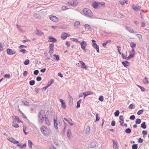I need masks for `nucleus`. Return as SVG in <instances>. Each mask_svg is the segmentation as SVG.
I'll use <instances>...</instances> for the list:
<instances>
[{"instance_id":"nucleus-43","label":"nucleus","mask_w":149,"mask_h":149,"mask_svg":"<svg viewBox=\"0 0 149 149\" xmlns=\"http://www.w3.org/2000/svg\"><path fill=\"white\" fill-rule=\"evenodd\" d=\"M120 112L118 110H117L114 113V116L115 117H118L119 116Z\"/></svg>"},{"instance_id":"nucleus-21","label":"nucleus","mask_w":149,"mask_h":149,"mask_svg":"<svg viewBox=\"0 0 149 149\" xmlns=\"http://www.w3.org/2000/svg\"><path fill=\"white\" fill-rule=\"evenodd\" d=\"M38 123H39V124H42L44 120V118H43L42 119V117H38Z\"/></svg>"},{"instance_id":"nucleus-18","label":"nucleus","mask_w":149,"mask_h":149,"mask_svg":"<svg viewBox=\"0 0 149 149\" xmlns=\"http://www.w3.org/2000/svg\"><path fill=\"white\" fill-rule=\"evenodd\" d=\"M125 28L126 30L130 33H134V32L133 31V30L130 27L126 26Z\"/></svg>"},{"instance_id":"nucleus-27","label":"nucleus","mask_w":149,"mask_h":149,"mask_svg":"<svg viewBox=\"0 0 149 149\" xmlns=\"http://www.w3.org/2000/svg\"><path fill=\"white\" fill-rule=\"evenodd\" d=\"M147 127L146 125V123L144 122L141 124V127L143 129H145Z\"/></svg>"},{"instance_id":"nucleus-53","label":"nucleus","mask_w":149,"mask_h":149,"mask_svg":"<svg viewBox=\"0 0 149 149\" xmlns=\"http://www.w3.org/2000/svg\"><path fill=\"white\" fill-rule=\"evenodd\" d=\"M143 141V139L141 138V137H140L138 139L137 141L139 143H142Z\"/></svg>"},{"instance_id":"nucleus-8","label":"nucleus","mask_w":149,"mask_h":149,"mask_svg":"<svg viewBox=\"0 0 149 149\" xmlns=\"http://www.w3.org/2000/svg\"><path fill=\"white\" fill-rule=\"evenodd\" d=\"M112 141L113 143V148L115 149H118V145L117 141L114 140H113Z\"/></svg>"},{"instance_id":"nucleus-4","label":"nucleus","mask_w":149,"mask_h":149,"mask_svg":"<svg viewBox=\"0 0 149 149\" xmlns=\"http://www.w3.org/2000/svg\"><path fill=\"white\" fill-rule=\"evenodd\" d=\"M80 43L81 48L84 51L86 52L85 48L87 45L86 42L84 41H83L81 42H80Z\"/></svg>"},{"instance_id":"nucleus-15","label":"nucleus","mask_w":149,"mask_h":149,"mask_svg":"<svg viewBox=\"0 0 149 149\" xmlns=\"http://www.w3.org/2000/svg\"><path fill=\"white\" fill-rule=\"evenodd\" d=\"M93 94V93L91 91H87V92H84V98H85V97L86 96H87L88 95H89Z\"/></svg>"},{"instance_id":"nucleus-62","label":"nucleus","mask_w":149,"mask_h":149,"mask_svg":"<svg viewBox=\"0 0 149 149\" xmlns=\"http://www.w3.org/2000/svg\"><path fill=\"white\" fill-rule=\"evenodd\" d=\"M73 100L71 97H70V101L69 102V105H71L72 104Z\"/></svg>"},{"instance_id":"nucleus-17","label":"nucleus","mask_w":149,"mask_h":149,"mask_svg":"<svg viewBox=\"0 0 149 149\" xmlns=\"http://www.w3.org/2000/svg\"><path fill=\"white\" fill-rule=\"evenodd\" d=\"M79 66V67L81 68L85 69L87 70H88L89 71L92 70L91 68H92V67H90L89 69V67H88V66Z\"/></svg>"},{"instance_id":"nucleus-49","label":"nucleus","mask_w":149,"mask_h":149,"mask_svg":"<svg viewBox=\"0 0 149 149\" xmlns=\"http://www.w3.org/2000/svg\"><path fill=\"white\" fill-rule=\"evenodd\" d=\"M132 149H137L138 148V144H134L132 146Z\"/></svg>"},{"instance_id":"nucleus-22","label":"nucleus","mask_w":149,"mask_h":149,"mask_svg":"<svg viewBox=\"0 0 149 149\" xmlns=\"http://www.w3.org/2000/svg\"><path fill=\"white\" fill-rule=\"evenodd\" d=\"M119 2L122 5H124L125 3H126V4H127L128 3L127 0H125L123 1L120 0L119 1Z\"/></svg>"},{"instance_id":"nucleus-37","label":"nucleus","mask_w":149,"mask_h":149,"mask_svg":"<svg viewBox=\"0 0 149 149\" xmlns=\"http://www.w3.org/2000/svg\"><path fill=\"white\" fill-rule=\"evenodd\" d=\"M33 144L32 141L30 140H28V145L29 148H32V145Z\"/></svg>"},{"instance_id":"nucleus-3","label":"nucleus","mask_w":149,"mask_h":149,"mask_svg":"<svg viewBox=\"0 0 149 149\" xmlns=\"http://www.w3.org/2000/svg\"><path fill=\"white\" fill-rule=\"evenodd\" d=\"M42 117V119H45L46 117V115L45 114V111L42 110L38 113V117Z\"/></svg>"},{"instance_id":"nucleus-60","label":"nucleus","mask_w":149,"mask_h":149,"mask_svg":"<svg viewBox=\"0 0 149 149\" xmlns=\"http://www.w3.org/2000/svg\"><path fill=\"white\" fill-rule=\"evenodd\" d=\"M142 134L143 135V137H145L144 136L146 135L147 134V132L146 130H143L142 132Z\"/></svg>"},{"instance_id":"nucleus-33","label":"nucleus","mask_w":149,"mask_h":149,"mask_svg":"<svg viewBox=\"0 0 149 149\" xmlns=\"http://www.w3.org/2000/svg\"><path fill=\"white\" fill-rule=\"evenodd\" d=\"M22 102L25 106H29V102L27 101L22 100Z\"/></svg>"},{"instance_id":"nucleus-11","label":"nucleus","mask_w":149,"mask_h":149,"mask_svg":"<svg viewBox=\"0 0 149 149\" xmlns=\"http://www.w3.org/2000/svg\"><path fill=\"white\" fill-rule=\"evenodd\" d=\"M59 101L61 103V107L64 109H65L66 108V105L65 101L62 99H60Z\"/></svg>"},{"instance_id":"nucleus-54","label":"nucleus","mask_w":149,"mask_h":149,"mask_svg":"<svg viewBox=\"0 0 149 149\" xmlns=\"http://www.w3.org/2000/svg\"><path fill=\"white\" fill-rule=\"evenodd\" d=\"M143 109H141L138 111V112L137 113V114L138 115H141V114H142L143 112Z\"/></svg>"},{"instance_id":"nucleus-7","label":"nucleus","mask_w":149,"mask_h":149,"mask_svg":"<svg viewBox=\"0 0 149 149\" xmlns=\"http://www.w3.org/2000/svg\"><path fill=\"white\" fill-rule=\"evenodd\" d=\"M8 139L10 142L13 143L14 144H17L19 143V141L15 140V139L13 137H9L8 138Z\"/></svg>"},{"instance_id":"nucleus-6","label":"nucleus","mask_w":149,"mask_h":149,"mask_svg":"<svg viewBox=\"0 0 149 149\" xmlns=\"http://www.w3.org/2000/svg\"><path fill=\"white\" fill-rule=\"evenodd\" d=\"M70 36V35H68V33L63 32L61 34V37L62 39L65 40L68 37H69Z\"/></svg>"},{"instance_id":"nucleus-9","label":"nucleus","mask_w":149,"mask_h":149,"mask_svg":"<svg viewBox=\"0 0 149 149\" xmlns=\"http://www.w3.org/2000/svg\"><path fill=\"white\" fill-rule=\"evenodd\" d=\"M7 52L8 54L12 55L15 54L16 52L15 50H13L11 49H8L7 50Z\"/></svg>"},{"instance_id":"nucleus-12","label":"nucleus","mask_w":149,"mask_h":149,"mask_svg":"<svg viewBox=\"0 0 149 149\" xmlns=\"http://www.w3.org/2000/svg\"><path fill=\"white\" fill-rule=\"evenodd\" d=\"M98 145L97 142L95 141H93L91 142L90 144V147L91 148H95L97 147Z\"/></svg>"},{"instance_id":"nucleus-32","label":"nucleus","mask_w":149,"mask_h":149,"mask_svg":"<svg viewBox=\"0 0 149 149\" xmlns=\"http://www.w3.org/2000/svg\"><path fill=\"white\" fill-rule=\"evenodd\" d=\"M82 100L81 99H80L77 102V105L76 108H78L80 107V104Z\"/></svg>"},{"instance_id":"nucleus-58","label":"nucleus","mask_w":149,"mask_h":149,"mask_svg":"<svg viewBox=\"0 0 149 149\" xmlns=\"http://www.w3.org/2000/svg\"><path fill=\"white\" fill-rule=\"evenodd\" d=\"M136 35L137 36L139 40H141L142 39V36L140 34H136Z\"/></svg>"},{"instance_id":"nucleus-44","label":"nucleus","mask_w":149,"mask_h":149,"mask_svg":"<svg viewBox=\"0 0 149 149\" xmlns=\"http://www.w3.org/2000/svg\"><path fill=\"white\" fill-rule=\"evenodd\" d=\"M64 119L65 121H66V122H67L70 125V126H73V124L72 123H70V121L68 120L67 119V118H64Z\"/></svg>"},{"instance_id":"nucleus-55","label":"nucleus","mask_w":149,"mask_h":149,"mask_svg":"<svg viewBox=\"0 0 149 149\" xmlns=\"http://www.w3.org/2000/svg\"><path fill=\"white\" fill-rule=\"evenodd\" d=\"M98 100L101 102H102L104 100V97L102 95L100 96L98 98Z\"/></svg>"},{"instance_id":"nucleus-14","label":"nucleus","mask_w":149,"mask_h":149,"mask_svg":"<svg viewBox=\"0 0 149 149\" xmlns=\"http://www.w3.org/2000/svg\"><path fill=\"white\" fill-rule=\"evenodd\" d=\"M12 118L14 121L16 120V121H17L18 123H23V121L20 120L19 118L17 116H13Z\"/></svg>"},{"instance_id":"nucleus-36","label":"nucleus","mask_w":149,"mask_h":149,"mask_svg":"<svg viewBox=\"0 0 149 149\" xmlns=\"http://www.w3.org/2000/svg\"><path fill=\"white\" fill-rule=\"evenodd\" d=\"M84 27L86 30H88L91 28L90 26L88 24H85Z\"/></svg>"},{"instance_id":"nucleus-5","label":"nucleus","mask_w":149,"mask_h":149,"mask_svg":"<svg viewBox=\"0 0 149 149\" xmlns=\"http://www.w3.org/2000/svg\"><path fill=\"white\" fill-rule=\"evenodd\" d=\"M54 45L53 43L50 44L49 45V53L51 55L54 52Z\"/></svg>"},{"instance_id":"nucleus-30","label":"nucleus","mask_w":149,"mask_h":149,"mask_svg":"<svg viewBox=\"0 0 149 149\" xmlns=\"http://www.w3.org/2000/svg\"><path fill=\"white\" fill-rule=\"evenodd\" d=\"M54 126L55 127V128L57 129H58V123H57V120L56 119H55L54 118Z\"/></svg>"},{"instance_id":"nucleus-42","label":"nucleus","mask_w":149,"mask_h":149,"mask_svg":"<svg viewBox=\"0 0 149 149\" xmlns=\"http://www.w3.org/2000/svg\"><path fill=\"white\" fill-rule=\"evenodd\" d=\"M69 4H70L71 6L76 5V3L73 1H70L69 2Z\"/></svg>"},{"instance_id":"nucleus-35","label":"nucleus","mask_w":149,"mask_h":149,"mask_svg":"<svg viewBox=\"0 0 149 149\" xmlns=\"http://www.w3.org/2000/svg\"><path fill=\"white\" fill-rule=\"evenodd\" d=\"M131 129L130 128H127L125 130V132L127 134H130L131 132Z\"/></svg>"},{"instance_id":"nucleus-25","label":"nucleus","mask_w":149,"mask_h":149,"mask_svg":"<svg viewBox=\"0 0 149 149\" xmlns=\"http://www.w3.org/2000/svg\"><path fill=\"white\" fill-rule=\"evenodd\" d=\"M45 115H46V117H47V118L50 117L52 116V113L50 111L48 110L46 112Z\"/></svg>"},{"instance_id":"nucleus-52","label":"nucleus","mask_w":149,"mask_h":149,"mask_svg":"<svg viewBox=\"0 0 149 149\" xmlns=\"http://www.w3.org/2000/svg\"><path fill=\"white\" fill-rule=\"evenodd\" d=\"M99 3V7H100L101 6H104L105 3L104 2H98Z\"/></svg>"},{"instance_id":"nucleus-2","label":"nucleus","mask_w":149,"mask_h":149,"mask_svg":"<svg viewBox=\"0 0 149 149\" xmlns=\"http://www.w3.org/2000/svg\"><path fill=\"white\" fill-rule=\"evenodd\" d=\"M41 131L43 134L45 136H48L49 135V131L45 126H42L40 128Z\"/></svg>"},{"instance_id":"nucleus-23","label":"nucleus","mask_w":149,"mask_h":149,"mask_svg":"<svg viewBox=\"0 0 149 149\" xmlns=\"http://www.w3.org/2000/svg\"><path fill=\"white\" fill-rule=\"evenodd\" d=\"M35 33L38 36H41L43 34L42 32L36 29L35 31Z\"/></svg>"},{"instance_id":"nucleus-41","label":"nucleus","mask_w":149,"mask_h":149,"mask_svg":"<svg viewBox=\"0 0 149 149\" xmlns=\"http://www.w3.org/2000/svg\"><path fill=\"white\" fill-rule=\"evenodd\" d=\"M71 130L70 129H68L67 131L66 134L67 136L68 137H70V133H71Z\"/></svg>"},{"instance_id":"nucleus-13","label":"nucleus","mask_w":149,"mask_h":149,"mask_svg":"<svg viewBox=\"0 0 149 149\" xmlns=\"http://www.w3.org/2000/svg\"><path fill=\"white\" fill-rule=\"evenodd\" d=\"M92 46L96 50L97 53L99 52V46L97 45L96 43H92Z\"/></svg>"},{"instance_id":"nucleus-47","label":"nucleus","mask_w":149,"mask_h":149,"mask_svg":"<svg viewBox=\"0 0 149 149\" xmlns=\"http://www.w3.org/2000/svg\"><path fill=\"white\" fill-rule=\"evenodd\" d=\"M98 114L96 113V119L95 121V122H96L99 121L100 119V117L98 116Z\"/></svg>"},{"instance_id":"nucleus-1","label":"nucleus","mask_w":149,"mask_h":149,"mask_svg":"<svg viewBox=\"0 0 149 149\" xmlns=\"http://www.w3.org/2000/svg\"><path fill=\"white\" fill-rule=\"evenodd\" d=\"M83 12L84 15L88 17L91 18L93 15V14L91 11L88 8H84Z\"/></svg>"},{"instance_id":"nucleus-51","label":"nucleus","mask_w":149,"mask_h":149,"mask_svg":"<svg viewBox=\"0 0 149 149\" xmlns=\"http://www.w3.org/2000/svg\"><path fill=\"white\" fill-rule=\"evenodd\" d=\"M16 26L17 28L19 30L22 32H23L24 31L22 30V29L20 28V26L18 24H17Z\"/></svg>"},{"instance_id":"nucleus-28","label":"nucleus","mask_w":149,"mask_h":149,"mask_svg":"<svg viewBox=\"0 0 149 149\" xmlns=\"http://www.w3.org/2000/svg\"><path fill=\"white\" fill-rule=\"evenodd\" d=\"M45 122L46 124L48 125H51L50 123L49 120V119L47 117L45 118Z\"/></svg>"},{"instance_id":"nucleus-50","label":"nucleus","mask_w":149,"mask_h":149,"mask_svg":"<svg viewBox=\"0 0 149 149\" xmlns=\"http://www.w3.org/2000/svg\"><path fill=\"white\" fill-rule=\"evenodd\" d=\"M77 65H85V63L81 61H79L78 63H77Z\"/></svg>"},{"instance_id":"nucleus-39","label":"nucleus","mask_w":149,"mask_h":149,"mask_svg":"<svg viewBox=\"0 0 149 149\" xmlns=\"http://www.w3.org/2000/svg\"><path fill=\"white\" fill-rule=\"evenodd\" d=\"M141 123V119L139 118L136 119L135 121V123L136 124H139Z\"/></svg>"},{"instance_id":"nucleus-24","label":"nucleus","mask_w":149,"mask_h":149,"mask_svg":"<svg viewBox=\"0 0 149 149\" xmlns=\"http://www.w3.org/2000/svg\"><path fill=\"white\" fill-rule=\"evenodd\" d=\"M80 24V22L79 21H77L74 22V26L75 28H78Z\"/></svg>"},{"instance_id":"nucleus-59","label":"nucleus","mask_w":149,"mask_h":149,"mask_svg":"<svg viewBox=\"0 0 149 149\" xmlns=\"http://www.w3.org/2000/svg\"><path fill=\"white\" fill-rule=\"evenodd\" d=\"M42 78L40 76H38L36 78V80L38 81H40L42 80Z\"/></svg>"},{"instance_id":"nucleus-64","label":"nucleus","mask_w":149,"mask_h":149,"mask_svg":"<svg viewBox=\"0 0 149 149\" xmlns=\"http://www.w3.org/2000/svg\"><path fill=\"white\" fill-rule=\"evenodd\" d=\"M33 16L36 18H38L40 17L39 15L37 13H34L33 15Z\"/></svg>"},{"instance_id":"nucleus-61","label":"nucleus","mask_w":149,"mask_h":149,"mask_svg":"<svg viewBox=\"0 0 149 149\" xmlns=\"http://www.w3.org/2000/svg\"><path fill=\"white\" fill-rule=\"evenodd\" d=\"M10 77V75L9 74H6L4 75V77L5 78H9Z\"/></svg>"},{"instance_id":"nucleus-57","label":"nucleus","mask_w":149,"mask_h":149,"mask_svg":"<svg viewBox=\"0 0 149 149\" xmlns=\"http://www.w3.org/2000/svg\"><path fill=\"white\" fill-rule=\"evenodd\" d=\"M39 70H35L33 71V74L35 75H37L39 73Z\"/></svg>"},{"instance_id":"nucleus-34","label":"nucleus","mask_w":149,"mask_h":149,"mask_svg":"<svg viewBox=\"0 0 149 149\" xmlns=\"http://www.w3.org/2000/svg\"><path fill=\"white\" fill-rule=\"evenodd\" d=\"M49 42H55L56 41V40L54 38H49Z\"/></svg>"},{"instance_id":"nucleus-26","label":"nucleus","mask_w":149,"mask_h":149,"mask_svg":"<svg viewBox=\"0 0 149 149\" xmlns=\"http://www.w3.org/2000/svg\"><path fill=\"white\" fill-rule=\"evenodd\" d=\"M54 82V80L53 79H51L48 83L47 86L48 87L50 86Z\"/></svg>"},{"instance_id":"nucleus-48","label":"nucleus","mask_w":149,"mask_h":149,"mask_svg":"<svg viewBox=\"0 0 149 149\" xmlns=\"http://www.w3.org/2000/svg\"><path fill=\"white\" fill-rule=\"evenodd\" d=\"M134 55L135 54H133L132 53L130 54L127 57V60H128L129 59H130L131 58H133L134 56Z\"/></svg>"},{"instance_id":"nucleus-20","label":"nucleus","mask_w":149,"mask_h":149,"mask_svg":"<svg viewBox=\"0 0 149 149\" xmlns=\"http://www.w3.org/2000/svg\"><path fill=\"white\" fill-rule=\"evenodd\" d=\"M16 120H15V121H14L12 123V125L13 127L15 128H18L19 127V126L16 123Z\"/></svg>"},{"instance_id":"nucleus-56","label":"nucleus","mask_w":149,"mask_h":149,"mask_svg":"<svg viewBox=\"0 0 149 149\" xmlns=\"http://www.w3.org/2000/svg\"><path fill=\"white\" fill-rule=\"evenodd\" d=\"M135 116L134 115H132L130 117V119L131 120H134L135 119Z\"/></svg>"},{"instance_id":"nucleus-46","label":"nucleus","mask_w":149,"mask_h":149,"mask_svg":"<svg viewBox=\"0 0 149 149\" xmlns=\"http://www.w3.org/2000/svg\"><path fill=\"white\" fill-rule=\"evenodd\" d=\"M130 46L132 48L135 47H136V44L133 42H131L130 43Z\"/></svg>"},{"instance_id":"nucleus-38","label":"nucleus","mask_w":149,"mask_h":149,"mask_svg":"<svg viewBox=\"0 0 149 149\" xmlns=\"http://www.w3.org/2000/svg\"><path fill=\"white\" fill-rule=\"evenodd\" d=\"M143 83L145 84H148L149 82L147 78L146 77H145L143 80Z\"/></svg>"},{"instance_id":"nucleus-45","label":"nucleus","mask_w":149,"mask_h":149,"mask_svg":"<svg viewBox=\"0 0 149 149\" xmlns=\"http://www.w3.org/2000/svg\"><path fill=\"white\" fill-rule=\"evenodd\" d=\"M135 106L132 103L128 107V108L130 109H133L134 108Z\"/></svg>"},{"instance_id":"nucleus-40","label":"nucleus","mask_w":149,"mask_h":149,"mask_svg":"<svg viewBox=\"0 0 149 149\" xmlns=\"http://www.w3.org/2000/svg\"><path fill=\"white\" fill-rule=\"evenodd\" d=\"M35 81L34 80H30L29 81V84L31 86L35 84Z\"/></svg>"},{"instance_id":"nucleus-10","label":"nucleus","mask_w":149,"mask_h":149,"mask_svg":"<svg viewBox=\"0 0 149 149\" xmlns=\"http://www.w3.org/2000/svg\"><path fill=\"white\" fill-rule=\"evenodd\" d=\"M49 18L51 20L54 22H57L58 20V18L55 16H50Z\"/></svg>"},{"instance_id":"nucleus-63","label":"nucleus","mask_w":149,"mask_h":149,"mask_svg":"<svg viewBox=\"0 0 149 149\" xmlns=\"http://www.w3.org/2000/svg\"><path fill=\"white\" fill-rule=\"evenodd\" d=\"M29 60L26 59L24 62V64L25 65H27L29 64Z\"/></svg>"},{"instance_id":"nucleus-16","label":"nucleus","mask_w":149,"mask_h":149,"mask_svg":"<svg viewBox=\"0 0 149 149\" xmlns=\"http://www.w3.org/2000/svg\"><path fill=\"white\" fill-rule=\"evenodd\" d=\"M132 9L135 11H137L139 10L140 8L141 7L140 6H136L133 5L132 6Z\"/></svg>"},{"instance_id":"nucleus-31","label":"nucleus","mask_w":149,"mask_h":149,"mask_svg":"<svg viewBox=\"0 0 149 149\" xmlns=\"http://www.w3.org/2000/svg\"><path fill=\"white\" fill-rule=\"evenodd\" d=\"M53 59H55L56 61H58L59 60V56L58 55L54 54L53 55Z\"/></svg>"},{"instance_id":"nucleus-19","label":"nucleus","mask_w":149,"mask_h":149,"mask_svg":"<svg viewBox=\"0 0 149 149\" xmlns=\"http://www.w3.org/2000/svg\"><path fill=\"white\" fill-rule=\"evenodd\" d=\"M92 6L93 7L95 8H97L99 7L98 3L94 1L93 3Z\"/></svg>"},{"instance_id":"nucleus-29","label":"nucleus","mask_w":149,"mask_h":149,"mask_svg":"<svg viewBox=\"0 0 149 149\" xmlns=\"http://www.w3.org/2000/svg\"><path fill=\"white\" fill-rule=\"evenodd\" d=\"M90 127L88 125L86 128V131L85 133L87 134H88L90 133Z\"/></svg>"}]
</instances>
